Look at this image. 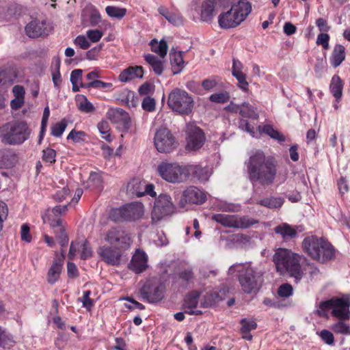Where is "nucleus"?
<instances>
[{"label": "nucleus", "mask_w": 350, "mask_h": 350, "mask_svg": "<svg viewBox=\"0 0 350 350\" xmlns=\"http://www.w3.org/2000/svg\"><path fill=\"white\" fill-rule=\"evenodd\" d=\"M247 172L250 180L263 187L272 185L277 175V161L261 150L253 153L248 160Z\"/></svg>", "instance_id": "nucleus-1"}, {"label": "nucleus", "mask_w": 350, "mask_h": 350, "mask_svg": "<svg viewBox=\"0 0 350 350\" xmlns=\"http://www.w3.org/2000/svg\"><path fill=\"white\" fill-rule=\"evenodd\" d=\"M273 260L277 271L281 274L289 273L295 278L296 282L301 279L303 273L300 266V256L291 250L280 248L275 252Z\"/></svg>", "instance_id": "nucleus-2"}, {"label": "nucleus", "mask_w": 350, "mask_h": 350, "mask_svg": "<svg viewBox=\"0 0 350 350\" xmlns=\"http://www.w3.org/2000/svg\"><path fill=\"white\" fill-rule=\"evenodd\" d=\"M30 133L25 121L12 120L0 126V139L4 145H21L28 139Z\"/></svg>", "instance_id": "nucleus-3"}, {"label": "nucleus", "mask_w": 350, "mask_h": 350, "mask_svg": "<svg viewBox=\"0 0 350 350\" xmlns=\"http://www.w3.org/2000/svg\"><path fill=\"white\" fill-rule=\"evenodd\" d=\"M302 244L306 252L314 260L324 262L334 257V247L323 238L308 237L304 239Z\"/></svg>", "instance_id": "nucleus-4"}, {"label": "nucleus", "mask_w": 350, "mask_h": 350, "mask_svg": "<svg viewBox=\"0 0 350 350\" xmlns=\"http://www.w3.org/2000/svg\"><path fill=\"white\" fill-rule=\"evenodd\" d=\"M250 2L240 0L232 5L230 10L219 16L218 22L222 28H232L242 23L251 12Z\"/></svg>", "instance_id": "nucleus-5"}, {"label": "nucleus", "mask_w": 350, "mask_h": 350, "mask_svg": "<svg viewBox=\"0 0 350 350\" xmlns=\"http://www.w3.org/2000/svg\"><path fill=\"white\" fill-rule=\"evenodd\" d=\"M264 271L250 265L239 271V282L243 291L247 294L258 291L263 283Z\"/></svg>", "instance_id": "nucleus-6"}, {"label": "nucleus", "mask_w": 350, "mask_h": 350, "mask_svg": "<svg viewBox=\"0 0 350 350\" xmlns=\"http://www.w3.org/2000/svg\"><path fill=\"white\" fill-rule=\"evenodd\" d=\"M167 105L173 111L180 115H189L192 112L194 100L185 90L176 88L170 93Z\"/></svg>", "instance_id": "nucleus-7"}, {"label": "nucleus", "mask_w": 350, "mask_h": 350, "mask_svg": "<svg viewBox=\"0 0 350 350\" xmlns=\"http://www.w3.org/2000/svg\"><path fill=\"white\" fill-rule=\"evenodd\" d=\"M157 170L163 180L172 183H180L188 178L187 165H180L177 163L161 162Z\"/></svg>", "instance_id": "nucleus-8"}, {"label": "nucleus", "mask_w": 350, "mask_h": 350, "mask_svg": "<svg viewBox=\"0 0 350 350\" xmlns=\"http://www.w3.org/2000/svg\"><path fill=\"white\" fill-rule=\"evenodd\" d=\"M211 219L226 228H247L258 221L248 216L237 215L213 214Z\"/></svg>", "instance_id": "nucleus-9"}, {"label": "nucleus", "mask_w": 350, "mask_h": 350, "mask_svg": "<svg viewBox=\"0 0 350 350\" xmlns=\"http://www.w3.org/2000/svg\"><path fill=\"white\" fill-rule=\"evenodd\" d=\"M104 239L108 243L123 250L129 248L132 243L130 234L120 226L109 229Z\"/></svg>", "instance_id": "nucleus-10"}, {"label": "nucleus", "mask_w": 350, "mask_h": 350, "mask_svg": "<svg viewBox=\"0 0 350 350\" xmlns=\"http://www.w3.org/2000/svg\"><path fill=\"white\" fill-rule=\"evenodd\" d=\"M154 140L155 147L160 152H170L177 146L175 137L167 128L158 129L155 133Z\"/></svg>", "instance_id": "nucleus-11"}, {"label": "nucleus", "mask_w": 350, "mask_h": 350, "mask_svg": "<svg viewBox=\"0 0 350 350\" xmlns=\"http://www.w3.org/2000/svg\"><path fill=\"white\" fill-rule=\"evenodd\" d=\"M174 208L171 197L167 194H161L154 202L152 212V221L157 223L161 221L164 217L172 214Z\"/></svg>", "instance_id": "nucleus-12"}, {"label": "nucleus", "mask_w": 350, "mask_h": 350, "mask_svg": "<svg viewBox=\"0 0 350 350\" xmlns=\"http://www.w3.org/2000/svg\"><path fill=\"white\" fill-rule=\"evenodd\" d=\"M163 293V285L156 280L146 282L141 289L142 297L150 303L161 301L164 297Z\"/></svg>", "instance_id": "nucleus-13"}, {"label": "nucleus", "mask_w": 350, "mask_h": 350, "mask_svg": "<svg viewBox=\"0 0 350 350\" xmlns=\"http://www.w3.org/2000/svg\"><path fill=\"white\" fill-rule=\"evenodd\" d=\"M187 148L191 150L200 149L205 142L204 134L202 131L194 124L187 126Z\"/></svg>", "instance_id": "nucleus-14"}, {"label": "nucleus", "mask_w": 350, "mask_h": 350, "mask_svg": "<svg viewBox=\"0 0 350 350\" xmlns=\"http://www.w3.org/2000/svg\"><path fill=\"white\" fill-rule=\"evenodd\" d=\"M206 195L198 188L191 186L187 187L183 192L179 201L178 206L184 208L187 203L202 204L205 202Z\"/></svg>", "instance_id": "nucleus-15"}, {"label": "nucleus", "mask_w": 350, "mask_h": 350, "mask_svg": "<svg viewBox=\"0 0 350 350\" xmlns=\"http://www.w3.org/2000/svg\"><path fill=\"white\" fill-rule=\"evenodd\" d=\"M25 32L29 38H34L47 36L49 29L44 20L35 19L26 25Z\"/></svg>", "instance_id": "nucleus-16"}, {"label": "nucleus", "mask_w": 350, "mask_h": 350, "mask_svg": "<svg viewBox=\"0 0 350 350\" xmlns=\"http://www.w3.org/2000/svg\"><path fill=\"white\" fill-rule=\"evenodd\" d=\"M107 118L111 122L121 125L124 129L128 130L130 128L131 118L129 114L120 108L109 109Z\"/></svg>", "instance_id": "nucleus-17"}, {"label": "nucleus", "mask_w": 350, "mask_h": 350, "mask_svg": "<svg viewBox=\"0 0 350 350\" xmlns=\"http://www.w3.org/2000/svg\"><path fill=\"white\" fill-rule=\"evenodd\" d=\"M120 248H113L110 246H102L98 250V254L100 258L107 264L117 265L120 262L122 256L119 251Z\"/></svg>", "instance_id": "nucleus-18"}, {"label": "nucleus", "mask_w": 350, "mask_h": 350, "mask_svg": "<svg viewBox=\"0 0 350 350\" xmlns=\"http://www.w3.org/2000/svg\"><path fill=\"white\" fill-rule=\"evenodd\" d=\"M226 3V0H206L202 5L201 19L204 22L211 21L215 15V9Z\"/></svg>", "instance_id": "nucleus-19"}, {"label": "nucleus", "mask_w": 350, "mask_h": 350, "mask_svg": "<svg viewBox=\"0 0 350 350\" xmlns=\"http://www.w3.org/2000/svg\"><path fill=\"white\" fill-rule=\"evenodd\" d=\"M148 267V256L146 253L140 250H137L133 254L130 263L129 269L136 273L144 271Z\"/></svg>", "instance_id": "nucleus-20"}, {"label": "nucleus", "mask_w": 350, "mask_h": 350, "mask_svg": "<svg viewBox=\"0 0 350 350\" xmlns=\"http://www.w3.org/2000/svg\"><path fill=\"white\" fill-rule=\"evenodd\" d=\"M274 232L280 236L284 241H289L297 238L298 232H301L300 226H293L287 223H282L273 229Z\"/></svg>", "instance_id": "nucleus-21"}, {"label": "nucleus", "mask_w": 350, "mask_h": 350, "mask_svg": "<svg viewBox=\"0 0 350 350\" xmlns=\"http://www.w3.org/2000/svg\"><path fill=\"white\" fill-rule=\"evenodd\" d=\"M123 219L126 221H133L140 218L144 214V206L140 202L126 204L122 207Z\"/></svg>", "instance_id": "nucleus-22"}, {"label": "nucleus", "mask_w": 350, "mask_h": 350, "mask_svg": "<svg viewBox=\"0 0 350 350\" xmlns=\"http://www.w3.org/2000/svg\"><path fill=\"white\" fill-rule=\"evenodd\" d=\"M349 306V300L342 298L336 299L332 313L340 320L348 319L350 317Z\"/></svg>", "instance_id": "nucleus-23"}, {"label": "nucleus", "mask_w": 350, "mask_h": 350, "mask_svg": "<svg viewBox=\"0 0 350 350\" xmlns=\"http://www.w3.org/2000/svg\"><path fill=\"white\" fill-rule=\"evenodd\" d=\"M200 293L198 291H193L186 295L184 300V309L185 313L191 315H199L202 314V311L199 310H195L198 304V298Z\"/></svg>", "instance_id": "nucleus-24"}, {"label": "nucleus", "mask_w": 350, "mask_h": 350, "mask_svg": "<svg viewBox=\"0 0 350 350\" xmlns=\"http://www.w3.org/2000/svg\"><path fill=\"white\" fill-rule=\"evenodd\" d=\"M144 69L142 66H130L121 72L118 78L122 82H128L135 78H142Z\"/></svg>", "instance_id": "nucleus-25"}, {"label": "nucleus", "mask_w": 350, "mask_h": 350, "mask_svg": "<svg viewBox=\"0 0 350 350\" xmlns=\"http://www.w3.org/2000/svg\"><path fill=\"white\" fill-rule=\"evenodd\" d=\"M62 258H56L54 260L51 267L47 273V281L49 284H55L59 279L62 269L64 253H62Z\"/></svg>", "instance_id": "nucleus-26"}, {"label": "nucleus", "mask_w": 350, "mask_h": 350, "mask_svg": "<svg viewBox=\"0 0 350 350\" xmlns=\"http://www.w3.org/2000/svg\"><path fill=\"white\" fill-rule=\"evenodd\" d=\"M144 187H146V182L139 178H133L131 180L126 187V191L129 193L137 197L144 196Z\"/></svg>", "instance_id": "nucleus-27"}, {"label": "nucleus", "mask_w": 350, "mask_h": 350, "mask_svg": "<svg viewBox=\"0 0 350 350\" xmlns=\"http://www.w3.org/2000/svg\"><path fill=\"white\" fill-rule=\"evenodd\" d=\"M159 13L172 25L180 26L184 23L183 17L178 13L170 12L167 8L161 6L158 8Z\"/></svg>", "instance_id": "nucleus-28"}, {"label": "nucleus", "mask_w": 350, "mask_h": 350, "mask_svg": "<svg viewBox=\"0 0 350 350\" xmlns=\"http://www.w3.org/2000/svg\"><path fill=\"white\" fill-rule=\"evenodd\" d=\"M188 176L190 174H192L194 177L198 178L200 181H206L208 180L210 172L207 167H202L200 165H187Z\"/></svg>", "instance_id": "nucleus-29"}, {"label": "nucleus", "mask_w": 350, "mask_h": 350, "mask_svg": "<svg viewBox=\"0 0 350 350\" xmlns=\"http://www.w3.org/2000/svg\"><path fill=\"white\" fill-rule=\"evenodd\" d=\"M345 48L341 44H336L332 51L330 62L333 67L336 68L340 65V64L345 59Z\"/></svg>", "instance_id": "nucleus-30"}, {"label": "nucleus", "mask_w": 350, "mask_h": 350, "mask_svg": "<svg viewBox=\"0 0 350 350\" xmlns=\"http://www.w3.org/2000/svg\"><path fill=\"white\" fill-rule=\"evenodd\" d=\"M343 82L338 75L332 77L329 85L330 92L338 102L342 95Z\"/></svg>", "instance_id": "nucleus-31"}, {"label": "nucleus", "mask_w": 350, "mask_h": 350, "mask_svg": "<svg viewBox=\"0 0 350 350\" xmlns=\"http://www.w3.org/2000/svg\"><path fill=\"white\" fill-rule=\"evenodd\" d=\"M150 45L152 51L157 53L161 58H163L166 55L167 44L164 40H161L159 42L156 39H153L150 41Z\"/></svg>", "instance_id": "nucleus-32"}, {"label": "nucleus", "mask_w": 350, "mask_h": 350, "mask_svg": "<svg viewBox=\"0 0 350 350\" xmlns=\"http://www.w3.org/2000/svg\"><path fill=\"white\" fill-rule=\"evenodd\" d=\"M256 108L248 103H243L241 104L240 114L244 118H248L256 120L258 118V114Z\"/></svg>", "instance_id": "nucleus-33"}, {"label": "nucleus", "mask_w": 350, "mask_h": 350, "mask_svg": "<svg viewBox=\"0 0 350 350\" xmlns=\"http://www.w3.org/2000/svg\"><path fill=\"white\" fill-rule=\"evenodd\" d=\"M145 60L147 63H148L152 68L154 72L160 75L163 72V66L161 61L158 59V58L151 54H148L144 56Z\"/></svg>", "instance_id": "nucleus-34"}, {"label": "nucleus", "mask_w": 350, "mask_h": 350, "mask_svg": "<svg viewBox=\"0 0 350 350\" xmlns=\"http://www.w3.org/2000/svg\"><path fill=\"white\" fill-rule=\"evenodd\" d=\"M170 57L173 66H177L178 70L174 72V74H176L183 68L184 60L183 57V53L181 51L176 52L172 49L170 52Z\"/></svg>", "instance_id": "nucleus-35"}, {"label": "nucleus", "mask_w": 350, "mask_h": 350, "mask_svg": "<svg viewBox=\"0 0 350 350\" xmlns=\"http://www.w3.org/2000/svg\"><path fill=\"white\" fill-rule=\"evenodd\" d=\"M258 203L269 208H277L282 206L284 200L282 198L272 197L261 200Z\"/></svg>", "instance_id": "nucleus-36"}, {"label": "nucleus", "mask_w": 350, "mask_h": 350, "mask_svg": "<svg viewBox=\"0 0 350 350\" xmlns=\"http://www.w3.org/2000/svg\"><path fill=\"white\" fill-rule=\"evenodd\" d=\"M219 299V295L213 291L206 293L203 297V300L201 301V306L207 308L215 304Z\"/></svg>", "instance_id": "nucleus-37"}, {"label": "nucleus", "mask_w": 350, "mask_h": 350, "mask_svg": "<svg viewBox=\"0 0 350 350\" xmlns=\"http://www.w3.org/2000/svg\"><path fill=\"white\" fill-rule=\"evenodd\" d=\"M77 99L79 101L78 108L80 111L85 113H91L94 111V107L93 105L87 99L86 96L83 95L77 96Z\"/></svg>", "instance_id": "nucleus-38"}, {"label": "nucleus", "mask_w": 350, "mask_h": 350, "mask_svg": "<svg viewBox=\"0 0 350 350\" xmlns=\"http://www.w3.org/2000/svg\"><path fill=\"white\" fill-rule=\"evenodd\" d=\"M230 98V93L227 91L215 93L209 96L210 101L219 104L226 103L229 101Z\"/></svg>", "instance_id": "nucleus-39"}, {"label": "nucleus", "mask_w": 350, "mask_h": 350, "mask_svg": "<svg viewBox=\"0 0 350 350\" xmlns=\"http://www.w3.org/2000/svg\"><path fill=\"white\" fill-rule=\"evenodd\" d=\"M15 343L12 336L8 334L5 330L0 327V347L6 349L13 346Z\"/></svg>", "instance_id": "nucleus-40"}, {"label": "nucleus", "mask_w": 350, "mask_h": 350, "mask_svg": "<svg viewBox=\"0 0 350 350\" xmlns=\"http://www.w3.org/2000/svg\"><path fill=\"white\" fill-rule=\"evenodd\" d=\"M262 131L268 135H269L271 138L278 140V142H284L285 140V137L279 131L275 130L270 125H265L262 128Z\"/></svg>", "instance_id": "nucleus-41"}, {"label": "nucleus", "mask_w": 350, "mask_h": 350, "mask_svg": "<svg viewBox=\"0 0 350 350\" xmlns=\"http://www.w3.org/2000/svg\"><path fill=\"white\" fill-rule=\"evenodd\" d=\"M105 11L110 17L117 18H123L126 13L125 8H120L115 6H107L105 8Z\"/></svg>", "instance_id": "nucleus-42"}, {"label": "nucleus", "mask_w": 350, "mask_h": 350, "mask_svg": "<svg viewBox=\"0 0 350 350\" xmlns=\"http://www.w3.org/2000/svg\"><path fill=\"white\" fill-rule=\"evenodd\" d=\"M335 300L336 299H331L329 300L321 302L319 304V309L316 311V313L320 317L326 316L325 311L332 308H333Z\"/></svg>", "instance_id": "nucleus-43"}, {"label": "nucleus", "mask_w": 350, "mask_h": 350, "mask_svg": "<svg viewBox=\"0 0 350 350\" xmlns=\"http://www.w3.org/2000/svg\"><path fill=\"white\" fill-rule=\"evenodd\" d=\"M67 126V122L65 119L56 123L51 127V134L55 137H60Z\"/></svg>", "instance_id": "nucleus-44"}, {"label": "nucleus", "mask_w": 350, "mask_h": 350, "mask_svg": "<svg viewBox=\"0 0 350 350\" xmlns=\"http://www.w3.org/2000/svg\"><path fill=\"white\" fill-rule=\"evenodd\" d=\"M240 323L242 325L241 332H250L257 327V323L252 319H243Z\"/></svg>", "instance_id": "nucleus-45"}, {"label": "nucleus", "mask_w": 350, "mask_h": 350, "mask_svg": "<svg viewBox=\"0 0 350 350\" xmlns=\"http://www.w3.org/2000/svg\"><path fill=\"white\" fill-rule=\"evenodd\" d=\"M52 216L53 215L49 213V209H48L46 214L42 217L44 222H49L51 226L54 229H59L60 227H63L62 225V219L59 218L56 219H52Z\"/></svg>", "instance_id": "nucleus-46"}, {"label": "nucleus", "mask_w": 350, "mask_h": 350, "mask_svg": "<svg viewBox=\"0 0 350 350\" xmlns=\"http://www.w3.org/2000/svg\"><path fill=\"white\" fill-rule=\"evenodd\" d=\"M82 74L83 70L81 69L74 70L70 74V81L72 83L79 84L81 88H86V86H82V85H84L86 84L82 82Z\"/></svg>", "instance_id": "nucleus-47"}, {"label": "nucleus", "mask_w": 350, "mask_h": 350, "mask_svg": "<svg viewBox=\"0 0 350 350\" xmlns=\"http://www.w3.org/2000/svg\"><path fill=\"white\" fill-rule=\"evenodd\" d=\"M216 209L223 212H236L239 210V206L231 203L221 202L216 205Z\"/></svg>", "instance_id": "nucleus-48"}, {"label": "nucleus", "mask_w": 350, "mask_h": 350, "mask_svg": "<svg viewBox=\"0 0 350 350\" xmlns=\"http://www.w3.org/2000/svg\"><path fill=\"white\" fill-rule=\"evenodd\" d=\"M156 102L153 98L146 96L142 103V107L146 111H153L155 109Z\"/></svg>", "instance_id": "nucleus-49"}, {"label": "nucleus", "mask_w": 350, "mask_h": 350, "mask_svg": "<svg viewBox=\"0 0 350 350\" xmlns=\"http://www.w3.org/2000/svg\"><path fill=\"white\" fill-rule=\"evenodd\" d=\"M90 291H86L83 293V297L78 299L82 303L83 306L88 310H90L93 306V300L90 298Z\"/></svg>", "instance_id": "nucleus-50"}, {"label": "nucleus", "mask_w": 350, "mask_h": 350, "mask_svg": "<svg viewBox=\"0 0 350 350\" xmlns=\"http://www.w3.org/2000/svg\"><path fill=\"white\" fill-rule=\"evenodd\" d=\"M55 233L56 234V238L59 239L60 245L62 247L66 245L68 241V237L65 232L64 228L60 227V228L55 230Z\"/></svg>", "instance_id": "nucleus-51"}, {"label": "nucleus", "mask_w": 350, "mask_h": 350, "mask_svg": "<svg viewBox=\"0 0 350 350\" xmlns=\"http://www.w3.org/2000/svg\"><path fill=\"white\" fill-rule=\"evenodd\" d=\"M292 293L293 287L287 283L282 284L278 290V295L282 297H288L292 295Z\"/></svg>", "instance_id": "nucleus-52"}, {"label": "nucleus", "mask_w": 350, "mask_h": 350, "mask_svg": "<svg viewBox=\"0 0 350 350\" xmlns=\"http://www.w3.org/2000/svg\"><path fill=\"white\" fill-rule=\"evenodd\" d=\"M329 36L327 33H321L318 35L316 43L318 45H321L325 50L329 49Z\"/></svg>", "instance_id": "nucleus-53"}, {"label": "nucleus", "mask_w": 350, "mask_h": 350, "mask_svg": "<svg viewBox=\"0 0 350 350\" xmlns=\"http://www.w3.org/2000/svg\"><path fill=\"white\" fill-rule=\"evenodd\" d=\"M81 245L82 247L81 249L82 251L81 253V258L85 260L90 258L92 255V251L88 242L85 240L81 242Z\"/></svg>", "instance_id": "nucleus-54"}, {"label": "nucleus", "mask_w": 350, "mask_h": 350, "mask_svg": "<svg viewBox=\"0 0 350 350\" xmlns=\"http://www.w3.org/2000/svg\"><path fill=\"white\" fill-rule=\"evenodd\" d=\"M112 84L110 83L103 82L99 80H94L93 81H90L83 86H86V88H107L111 87Z\"/></svg>", "instance_id": "nucleus-55"}, {"label": "nucleus", "mask_w": 350, "mask_h": 350, "mask_svg": "<svg viewBox=\"0 0 350 350\" xmlns=\"http://www.w3.org/2000/svg\"><path fill=\"white\" fill-rule=\"evenodd\" d=\"M8 214V208L5 202L0 200V231L3 229V221L6 219Z\"/></svg>", "instance_id": "nucleus-56"}, {"label": "nucleus", "mask_w": 350, "mask_h": 350, "mask_svg": "<svg viewBox=\"0 0 350 350\" xmlns=\"http://www.w3.org/2000/svg\"><path fill=\"white\" fill-rule=\"evenodd\" d=\"M82 247L81 242L72 241L70 244L69 252L68 254L70 260H73L75 257L76 253L81 250Z\"/></svg>", "instance_id": "nucleus-57"}, {"label": "nucleus", "mask_w": 350, "mask_h": 350, "mask_svg": "<svg viewBox=\"0 0 350 350\" xmlns=\"http://www.w3.org/2000/svg\"><path fill=\"white\" fill-rule=\"evenodd\" d=\"M230 240L235 243L244 245L250 241V237L245 234L239 233L232 235Z\"/></svg>", "instance_id": "nucleus-58"}, {"label": "nucleus", "mask_w": 350, "mask_h": 350, "mask_svg": "<svg viewBox=\"0 0 350 350\" xmlns=\"http://www.w3.org/2000/svg\"><path fill=\"white\" fill-rule=\"evenodd\" d=\"M55 156L56 153L53 149L46 148L43 150L42 159L46 162L50 163H54L55 161Z\"/></svg>", "instance_id": "nucleus-59"}, {"label": "nucleus", "mask_w": 350, "mask_h": 350, "mask_svg": "<svg viewBox=\"0 0 350 350\" xmlns=\"http://www.w3.org/2000/svg\"><path fill=\"white\" fill-rule=\"evenodd\" d=\"M333 329L334 332L336 333H340L342 334H350L349 327L343 322L337 323L334 325Z\"/></svg>", "instance_id": "nucleus-60"}, {"label": "nucleus", "mask_w": 350, "mask_h": 350, "mask_svg": "<svg viewBox=\"0 0 350 350\" xmlns=\"http://www.w3.org/2000/svg\"><path fill=\"white\" fill-rule=\"evenodd\" d=\"M88 183L96 187H100L102 183L100 174L97 172H91L88 179Z\"/></svg>", "instance_id": "nucleus-61"}, {"label": "nucleus", "mask_w": 350, "mask_h": 350, "mask_svg": "<svg viewBox=\"0 0 350 350\" xmlns=\"http://www.w3.org/2000/svg\"><path fill=\"white\" fill-rule=\"evenodd\" d=\"M154 86L148 82L142 84L138 90L139 94L141 95H148L154 92Z\"/></svg>", "instance_id": "nucleus-62"}, {"label": "nucleus", "mask_w": 350, "mask_h": 350, "mask_svg": "<svg viewBox=\"0 0 350 350\" xmlns=\"http://www.w3.org/2000/svg\"><path fill=\"white\" fill-rule=\"evenodd\" d=\"M109 217L114 221L124 220L122 207L120 208H113L109 213Z\"/></svg>", "instance_id": "nucleus-63"}, {"label": "nucleus", "mask_w": 350, "mask_h": 350, "mask_svg": "<svg viewBox=\"0 0 350 350\" xmlns=\"http://www.w3.org/2000/svg\"><path fill=\"white\" fill-rule=\"evenodd\" d=\"M322 340L327 345H331L334 343V338L333 334L327 330L323 329L320 334Z\"/></svg>", "instance_id": "nucleus-64"}]
</instances>
